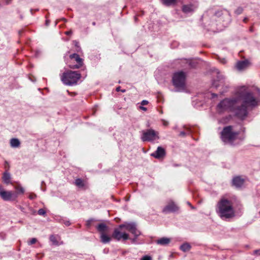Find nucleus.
<instances>
[{
	"mask_svg": "<svg viewBox=\"0 0 260 260\" xmlns=\"http://www.w3.org/2000/svg\"><path fill=\"white\" fill-rule=\"evenodd\" d=\"M215 210L217 215L223 219L235 216V210L232 201L224 197L221 198L217 202Z\"/></svg>",
	"mask_w": 260,
	"mask_h": 260,
	"instance_id": "2",
	"label": "nucleus"
},
{
	"mask_svg": "<svg viewBox=\"0 0 260 260\" xmlns=\"http://www.w3.org/2000/svg\"><path fill=\"white\" fill-rule=\"evenodd\" d=\"M148 104V102L146 100H143L141 102L142 105H146Z\"/></svg>",
	"mask_w": 260,
	"mask_h": 260,
	"instance_id": "30",
	"label": "nucleus"
},
{
	"mask_svg": "<svg viewBox=\"0 0 260 260\" xmlns=\"http://www.w3.org/2000/svg\"><path fill=\"white\" fill-rule=\"evenodd\" d=\"M254 253L260 255V250H257L254 251Z\"/></svg>",
	"mask_w": 260,
	"mask_h": 260,
	"instance_id": "33",
	"label": "nucleus"
},
{
	"mask_svg": "<svg viewBox=\"0 0 260 260\" xmlns=\"http://www.w3.org/2000/svg\"><path fill=\"white\" fill-rule=\"evenodd\" d=\"M116 91H120V86H118L116 88Z\"/></svg>",
	"mask_w": 260,
	"mask_h": 260,
	"instance_id": "35",
	"label": "nucleus"
},
{
	"mask_svg": "<svg viewBox=\"0 0 260 260\" xmlns=\"http://www.w3.org/2000/svg\"><path fill=\"white\" fill-rule=\"evenodd\" d=\"M80 78L81 75L78 72L68 71L62 74L61 79L64 84L72 85L76 84Z\"/></svg>",
	"mask_w": 260,
	"mask_h": 260,
	"instance_id": "4",
	"label": "nucleus"
},
{
	"mask_svg": "<svg viewBox=\"0 0 260 260\" xmlns=\"http://www.w3.org/2000/svg\"><path fill=\"white\" fill-rule=\"evenodd\" d=\"M71 33H72L71 31H69L66 32V34L68 35L71 34Z\"/></svg>",
	"mask_w": 260,
	"mask_h": 260,
	"instance_id": "36",
	"label": "nucleus"
},
{
	"mask_svg": "<svg viewBox=\"0 0 260 260\" xmlns=\"http://www.w3.org/2000/svg\"><path fill=\"white\" fill-rule=\"evenodd\" d=\"M163 124L164 125H165V126H167L168 124V122L167 121H166L164 120L163 121Z\"/></svg>",
	"mask_w": 260,
	"mask_h": 260,
	"instance_id": "34",
	"label": "nucleus"
},
{
	"mask_svg": "<svg viewBox=\"0 0 260 260\" xmlns=\"http://www.w3.org/2000/svg\"><path fill=\"white\" fill-rule=\"evenodd\" d=\"M242 10L240 9V10H237V11H238V13L240 14Z\"/></svg>",
	"mask_w": 260,
	"mask_h": 260,
	"instance_id": "37",
	"label": "nucleus"
},
{
	"mask_svg": "<svg viewBox=\"0 0 260 260\" xmlns=\"http://www.w3.org/2000/svg\"><path fill=\"white\" fill-rule=\"evenodd\" d=\"M196 8V7L192 4H189L184 5L182 7V11L185 13H188L193 11Z\"/></svg>",
	"mask_w": 260,
	"mask_h": 260,
	"instance_id": "16",
	"label": "nucleus"
},
{
	"mask_svg": "<svg viewBox=\"0 0 260 260\" xmlns=\"http://www.w3.org/2000/svg\"><path fill=\"white\" fill-rule=\"evenodd\" d=\"M141 260H151V257L149 256H145L141 258Z\"/></svg>",
	"mask_w": 260,
	"mask_h": 260,
	"instance_id": "28",
	"label": "nucleus"
},
{
	"mask_svg": "<svg viewBox=\"0 0 260 260\" xmlns=\"http://www.w3.org/2000/svg\"><path fill=\"white\" fill-rule=\"evenodd\" d=\"M20 142L18 139L13 138L10 140V145L12 147L17 148L20 146Z\"/></svg>",
	"mask_w": 260,
	"mask_h": 260,
	"instance_id": "19",
	"label": "nucleus"
},
{
	"mask_svg": "<svg viewBox=\"0 0 260 260\" xmlns=\"http://www.w3.org/2000/svg\"><path fill=\"white\" fill-rule=\"evenodd\" d=\"M14 194L12 192L5 190L0 184V197L5 201H10L12 199Z\"/></svg>",
	"mask_w": 260,
	"mask_h": 260,
	"instance_id": "10",
	"label": "nucleus"
},
{
	"mask_svg": "<svg viewBox=\"0 0 260 260\" xmlns=\"http://www.w3.org/2000/svg\"><path fill=\"white\" fill-rule=\"evenodd\" d=\"M15 189H16L18 193H23L24 192V188L20 185L16 186L15 187Z\"/></svg>",
	"mask_w": 260,
	"mask_h": 260,
	"instance_id": "25",
	"label": "nucleus"
},
{
	"mask_svg": "<svg viewBox=\"0 0 260 260\" xmlns=\"http://www.w3.org/2000/svg\"><path fill=\"white\" fill-rule=\"evenodd\" d=\"M215 96H216V94H212V97L214 98Z\"/></svg>",
	"mask_w": 260,
	"mask_h": 260,
	"instance_id": "41",
	"label": "nucleus"
},
{
	"mask_svg": "<svg viewBox=\"0 0 260 260\" xmlns=\"http://www.w3.org/2000/svg\"><path fill=\"white\" fill-rule=\"evenodd\" d=\"M180 249L184 252L188 251L190 249V245L188 243H184L180 246Z\"/></svg>",
	"mask_w": 260,
	"mask_h": 260,
	"instance_id": "23",
	"label": "nucleus"
},
{
	"mask_svg": "<svg viewBox=\"0 0 260 260\" xmlns=\"http://www.w3.org/2000/svg\"><path fill=\"white\" fill-rule=\"evenodd\" d=\"M92 219H90V220H89L87 221L86 222V225L87 226H89L91 223V222H92Z\"/></svg>",
	"mask_w": 260,
	"mask_h": 260,
	"instance_id": "31",
	"label": "nucleus"
},
{
	"mask_svg": "<svg viewBox=\"0 0 260 260\" xmlns=\"http://www.w3.org/2000/svg\"><path fill=\"white\" fill-rule=\"evenodd\" d=\"M140 109H141L144 111H146L147 110V108L144 107H143V106L140 107Z\"/></svg>",
	"mask_w": 260,
	"mask_h": 260,
	"instance_id": "32",
	"label": "nucleus"
},
{
	"mask_svg": "<svg viewBox=\"0 0 260 260\" xmlns=\"http://www.w3.org/2000/svg\"><path fill=\"white\" fill-rule=\"evenodd\" d=\"M170 242L171 239L166 237L161 238L156 241V243L157 244L162 246L168 245L170 243Z\"/></svg>",
	"mask_w": 260,
	"mask_h": 260,
	"instance_id": "15",
	"label": "nucleus"
},
{
	"mask_svg": "<svg viewBox=\"0 0 260 260\" xmlns=\"http://www.w3.org/2000/svg\"><path fill=\"white\" fill-rule=\"evenodd\" d=\"M70 58L73 60V61H75L77 62V64L75 65H70V67L72 69H78L80 68L83 64L82 59L79 56L76 54H71L70 56Z\"/></svg>",
	"mask_w": 260,
	"mask_h": 260,
	"instance_id": "9",
	"label": "nucleus"
},
{
	"mask_svg": "<svg viewBox=\"0 0 260 260\" xmlns=\"http://www.w3.org/2000/svg\"><path fill=\"white\" fill-rule=\"evenodd\" d=\"M186 75L183 72H178L174 74L173 82L174 85L178 88L183 89L185 86Z\"/></svg>",
	"mask_w": 260,
	"mask_h": 260,
	"instance_id": "6",
	"label": "nucleus"
},
{
	"mask_svg": "<svg viewBox=\"0 0 260 260\" xmlns=\"http://www.w3.org/2000/svg\"><path fill=\"white\" fill-rule=\"evenodd\" d=\"M48 20H47V21H46V24H47V25H48Z\"/></svg>",
	"mask_w": 260,
	"mask_h": 260,
	"instance_id": "43",
	"label": "nucleus"
},
{
	"mask_svg": "<svg viewBox=\"0 0 260 260\" xmlns=\"http://www.w3.org/2000/svg\"><path fill=\"white\" fill-rule=\"evenodd\" d=\"M132 242H135V239H133Z\"/></svg>",
	"mask_w": 260,
	"mask_h": 260,
	"instance_id": "44",
	"label": "nucleus"
},
{
	"mask_svg": "<svg viewBox=\"0 0 260 260\" xmlns=\"http://www.w3.org/2000/svg\"><path fill=\"white\" fill-rule=\"evenodd\" d=\"M37 239L36 238H32L30 240V241L28 242V244L29 245H31L33 244H35L37 242Z\"/></svg>",
	"mask_w": 260,
	"mask_h": 260,
	"instance_id": "27",
	"label": "nucleus"
},
{
	"mask_svg": "<svg viewBox=\"0 0 260 260\" xmlns=\"http://www.w3.org/2000/svg\"><path fill=\"white\" fill-rule=\"evenodd\" d=\"M242 10L240 9V10H237V11H238V13L240 14Z\"/></svg>",
	"mask_w": 260,
	"mask_h": 260,
	"instance_id": "38",
	"label": "nucleus"
},
{
	"mask_svg": "<svg viewBox=\"0 0 260 260\" xmlns=\"http://www.w3.org/2000/svg\"><path fill=\"white\" fill-rule=\"evenodd\" d=\"M75 184L79 187H82L84 186L83 181L81 179H77L75 180Z\"/></svg>",
	"mask_w": 260,
	"mask_h": 260,
	"instance_id": "24",
	"label": "nucleus"
},
{
	"mask_svg": "<svg viewBox=\"0 0 260 260\" xmlns=\"http://www.w3.org/2000/svg\"><path fill=\"white\" fill-rule=\"evenodd\" d=\"M11 176L9 173L6 172L4 173L3 176V180L4 183L9 184L10 182Z\"/></svg>",
	"mask_w": 260,
	"mask_h": 260,
	"instance_id": "21",
	"label": "nucleus"
},
{
	"mask_svg": "<svg viewBox=\"0 0 260 260\" xmlns=\"http://www.w3.org/2000/svg\"><path fill=\"white\" fill-rule=\"evenodd\" d=\"M238 135V133L234 132L232 126H228L223 128L221 132V138L224 142L232 144Z\"/></svg>",
	"mask_w": 260,
	"mask_h": 260,
	"instance_id": "5",
	"label": "nucleus"
},
{
	"mask_svg": "<svg viewBox=\"0 0 260 260\" xmlns=\"http://www.w3.org/2000/svg\"><path fill=\"white\" fill-rule=\"evenodd\" d=\"M242 10L240 9V10H237V11H238V13L240 14Z\"/></svg>",
	"mask_w": 260,
	"mask_h": 260,
	"instance_id": "39",
	"label": "nucleus"
},
{
	"mask_svg": "<svg viewBox=\"0 0 260 260\" xmlns=\"http://www.w3.org/2000/svg\"><path fill=\"white\" fill-rule=\"evenodd\" d=\"M36 197H37V196H36V195L35 194H34V193H30V194L29 195V197H29V198L30 199L32 200V199H35V198H36Z\"/></svg>",
	"mask_w": 260,
	"mask_h": 260,
	"instance_id": "29",
	"label": "nucleus"
},
{
	"mask_svg": "<svg viewBox=\"0 0 260 260\" xmlns=\"http://www.w3.org/2000/svg\"><path fill=\"white\" fill-rule=\"evenodd\" d=\"M215 73L217 74V79L213 82V85L215 87L223 86L225 84L224 76L217 69L215 70Z\"/></svg>",
	"mask_w": 260,
	"mask_h": 260,
	"instance_id": "8",
	"label": "nucleus"
},
{
	"mask_svg": "<svg viewBox=\"0 0 260 260\" xmlns=\"http://www.w3.org/2000/svg\"><path fill=\"white\" fill-rule=\"evenodd\" d=\"M121 91L122 92H124L125 91V90H124H124H121Z\"/></svg>",
	"mask_w": 260,
	"mask_h": 260,
	"instance_id": "42",
	"label": "nucleus"
},
{
	"mask_svg": "<svg viewBox=\"0 0 260 260\" xmlns=\"http://www.w3.org/2000/svg\"><path fill=\"white\" fill-rule=\"evenodd\" d=\"M65 224H66L67 225H69L70 224V223H69V221H68V222H67L66 223H65Z\"/></svg>",
	"mask_w": 260,
	"mask_h": 260,
	"instance_id": "40",
	"label": "nucleus"
},
{
	"mask_svg": "<svg viewBox=\"0 0 260 260\" xmlns=\"http://www.w3.org/2000/svg\"><path fill=\"white\" fill-rule=\"evenodd\" d=\"M125 231H129L136 237L140 235V232L137 229L135 223H128L121 224L118 228L115 229L112 237L118 241L121 239L126 240L129 239V235L125 232Z\"/></svg>",
	"mask_w": 260,
	"mask_h": 260,
	"instance_id": "3",
	"label": "nucleus"
},
{
	"mask_svg": "<svg viewBox=\"0 0 260 260\" xmlns=\"http://www.w3.org/2000/svg\"><path fill=\"white\" fill-rule=\"evenodd\" d=\"M158 133L153 129H148L143 132L142 140L143 141H152L159 138Z\"/></svg>",
	"mask_w": 260,
	"mask_h": 260,
	"instance_id": "7",
	"label": "nucleus"
},
{
	"mask_svg": "<svg viewBox=\"0 0 260 260\" xmlns=\"http://www.w3.org/2000/svg\"><path fill=\"white\" fill-rule=\"evenodd\" d=\"M60 240V237L58 236L51 235L50 237V240L52 242V244L54 245H59L62 243V242L59 243Z\"/></svg>",
	"mask_w": 260,
	"mask_h": 260,
	"instance_id": "17",
	"label": "nucleus"
},
{
	"mask_svg": "<svg viewBox=\"0 0 260 260\" xmlns=\"http://www.w3.org/2000/svg\"><path fill=\"white\" fill-rule=\"evenodd\" d=\"M38 214L40 215H44L46 214V211L43 209H40L38 211Z\"/></svg>",
	"mask_w": 260,
	"mask_h": 260,
	"instance_id": "26",
	"label": "nucleus"
},
{
	"mask_svg": "<svg viewBox=\"0 0 260 260\" xmlns=\"http://www.w3.org/2000/svg\"><path fill=\"white\" fill-rule=\"evenodd\" d=\"M108 226L103 223L99 224L97 226V230L99 232L101 233V234L102 233H105L106 232L108 231Z\"/></svg>",
	"mask_w": 260,
	"mask_h": 260,
	"instance_id": "18",
	"label": "nucleus"
},
{
	"mask_svg": "<svg viewBox=\"0 0 260 260\" xmlns=\"http://www.w3.org/2000/svg\"><path fill=\"white\" fill-rule=\"evenodd\" d=\"M259 100L254 98L245 87L238 88L234 97L225 99L216 107L219 113L233 112L239 118L243 119L247 114V108H253L259 105Z\"/></svg>",
	"mask_w": 260,
	"mask_h": 260,
	"instance_id": "1",
	"label": "nucleus"
},
{
	"mask_svg": "<svg viewBox=\"0 0 260 260\" xmlns=\"http://www.w3.org/2000/svg\"><path fill=\"white\" fill-rule=\"evenodd\" d=\"M244 183V180L239 177H235L233 179V185L236 187H241Z\"/></svg>",
	"mask_w": 260,
	"mask_h": 260,
	"instance_id": "14",
	"label": "nucleus"
},
{
	"mask_svg": "<svg viewBox=\"0 0 260 260\" xmlns=\"http://www.w3.org/2000/svg\"><path fill=\"white\" fill-rule=\"evenodd\" d=\"M100 238L101 242L103 243H108L111 240V238L109 236L106 235L105 233H102L101 234Z\"/></svg>",
	"mask_w": 260,
	"mask_h": 260,
	"instance_id": "20",
	"label": "nucleus"
},
{
	"mask_svg": "<svg viewBox=\"0 0 260 260\" xmlns=\"http://www.w3.org/2000/svg\"><path fill=\"white\" fill-rule=\"evenodd\" d=\"M177 206L173 201H170L168 205L164 208L163 212H174L178 210Z\"/></svg>",
	"mask_w": 260,
	"mask_h": 260,
	"instance_id": "11",
	"label": "nucleus"
},
{
	"mask_svg": "<svg viewBox=\"0 0 260 260\" xmlns=\"http://www.w3.org/2000/svg\"><path fill=\"white\" fill-rule=\"evenodd\" d=\"M250 65V62L247 60L238 61L236 65V68L238 71H242L246 69Z\"/></svg>",
	"mask_w": 260,
	"mask_h": 260,
	"instance_id": "12",
	"label": "nucleus"
},
{
	"mask_svg": "<svg viewBox=\"0 0 260 260\" xmlns=\"http://www.w3.org/2000/svg\"><path fill=\"white\" fill-rule=\"evenodd\" d=\"M162 3L166 6H171L176 4L177 0H161Z\"/></svg>",
	"mask_w": 260,
	"mask_h": 260,
	"instance_id": "22",
	"label": "nucleus"
},
{
	"mask_svg": "<svg viewBox=\"0 0 260 260\" xmlns=\"http://www.w3.org/2000/svg\"><path fill=\"white\" fill-rule=\"evenodd\" d=\"M165 154V151L164 148L161 147H158L157 150L151 154V155L156 158L163 157Z\"/></svg>",
	"mask_w": 260,
	"mask_h": 260,
	"instance_id": "13",
	"label": "nucleus"
}]
</instances>
